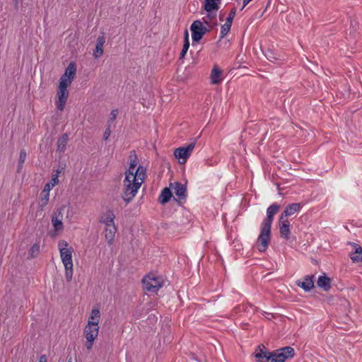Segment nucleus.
I'll list each match as a JSON object with an SVG mask.
<instances>
[{
  "label": "nucleus",
  "mask_w": 362,
  "mask_h": 362,
  "mask_svg": "<svg viewBox=\"0 0 362 362\" xmlns=\"http://www.w3.org/2000/svg\"><path fill=\"white\" fill-rule=\"evenodd\" d=\"M136 165L137 161L135 158L131 160L125 172L122 197L127 203L134 198L146 176V168L141 165L136 168Z\"/></svg>",
  "instance_id": "obj_1"
},
{
  "label": "nucleus",
  "mask_w": 362,
  "mask_h": 362,
  "mask_svg": "<svg viewBox=\"0 0 362 362\" xmlns=\"http://www.w3.org/2000/svg\"><path fill=\"white\" fill-rule=\"evenodd\" d=\"M257 362H285L295 356L291 346L282 347L270 351L264 345H259L254 353Z\"/></svg>",
  "instance_id": "obj_2"
},
{
  "label": "nucleus",
  "mask_w": 362,
  "mask_h": 362,
  "mask_svg": "<svg viewBox=\"0 0 362 362\" xmlns=\"http://www.w3.org/2000/svg\"><path fill=\"white\" fill-rule=\"evenodd\" d=\"M279 209V205L274 203L270 205L267 209V216L263 220L260 226V233L257 240L256 245L257 250L261 252H265L271 238V228L273 222V217Z\"/></svg>",
  "instance_id": "obj_3"
},
{
  "label": "nucleus",
  "mask_w": 362,
  "mask_h": 362,
  "mask_svg": "<svg viewBox=\"0 0 362 362\" xmlns=\"http://www.w3.org/2000/svg\"><path fill=\"white\" fill-rule=\"evenodd\" d=\"M58 248L60 253V257L64 265L73 264L72 253L74 249L69 245L67 241L61 240L58 243Z\"/></svg>",
  "instance_id": "obj_4"
},
{
  "label": "nucleus",
  "mask_w": 362,
  "mask_h": 362,
  "mask_svg": "<svg viewBox=\"0 0 362 362\" xmlns=\"http://www.w3.org/2000/svg\"><path fill=\"white\" fill-rule=\"evenodd\" d=\"M196 142L197 141L195 139L187 146L179 147L175 150L174 155L180 164L185 163L187 160L189 158L194 148Z\"/></svg>",
  "instance_id": "obj_5"
},
{
  "label": "nucleus",
  "mask_w": 362,
  "mask_h": 362,
  "mask_svg": "<svg viewBox=\"0 0 362 362\" xmlns=\"http://www.w3.org/2000/svg\"><path fill=\"white\" fill-rule=\"evenodd\" d=\"M142 281L144 289L151 293H156L163 286L161 279L158 276H146Z\"/></svg>",
  "instance_id": "obj_6"
},
{
  "label": "nucleus",
  "mask_w": 362,
  "mask_h": 362,
  "mask_svg": "<svg viewBox=\"0 0 362 362\" xmlns=\"http://www.w3.org/2000/svg\"><path fill=\"white\" fill-rule=\"evenodd\" d=\"M190 30L192 32L193 45L194 42H198L208 31L207 28L203 25V23L199 20L194 21L192 23L190 26Z\"/></svg>",
  "instance_id": "obj_7"
},
{
  "label": "nucleus",
  "mask_w": 362,
  "mask_h": 362,
  "mask_svg": "<svg viewBox=\"0 0 362 362\" xmlns=\"http://www.w3.org/2000/svg\"><path fill=\"white\" fill-rule=\"evenodd\" d=\"M314 274L308 275L303 279L298 280L296 281V285L302 288L305 291H310L314 288Z\"/></svg>",
  "instance_id": "obj_8"
},
{
  "label": "nucleus",
  "mask_w": 362,
  "mask_h": 362,
  "mask_svg": "<svg viewBox=\"0 0 362 362\" xmlns=\"http://www.w3.org/2000/svg\"><path fill=\"white\" fill-rule=\"evenodd\" d=\"M64 206H62L59 208L52 217V223L53 227L56 230H61L63 229V223H62V211L64 210Z\"/></svg>",
  "instance_id": "obj_9"
},
{
  "label": "nucleus",
  "mask_w": 362,
  "mask_h": 362,
  "mask_svg": "<svg viewBox=\"0 0 362 362\" xmlns=\"http://www.w3.org/2000/svg\"><path fill=\"white\" fill-rule=\"evenodd\" d=\"M68 97H69L68 89H63V88H58V90H57L58 100L57 102V107L59 110L62 111L64 109Z\"/></svg>",
  "instance_id": "obj_10"
},
{
  "label": "nucleus",
  "mask_w": 362,
  "mask_h": 362,
  "mask_svg": "<svg viewBox=\"0 0 362 362\" xmlns=\"http://www.w3.org/2000/svg\"><path fill=\"white\" fill-rule=\"evenodd\" d=\"M53 187H54V184L47 183L45 185V187L41 192V197H40L39 206L42 210L48 204L49 199V192Z\"/></svg>",
  "instance_id": "obj_11"
},
{
  "label": "nucleus",
  "mask_w": 362,
  "mask_h": 362,
  "mask_svg": "<svg viewBox=\"0 0 362 362\" xmlns=\"http://www.w3.org/2000/svg\"><path fill=\"white\" fill-rule=\"evenodd\" d=\"M99 332V326L94 325L92 322L88 323L84 328V336L86 339H96Z\"/></svg>",
  "instance_id": "obj_12"
},
{
  "label": "nucleus",
  "mask_w": 362,
  "mask_h": 362,
  "mask_svg": "<svg viewBox=\"0 0 362 362\" xmlns=\"http://www.w3.org/2000/svg\"><path fill=\"white\" fill-rule=\"evenodd\" d=\"M349 245L354 247V250L351 252L349 257L353 262H362V247L357 243L349 242Z\"/></svg>",
  "instance_id": "obj_13"
},
{
  "label": "nucleus",
  "mask_w": 362,
  "mask_h": 362,
  "mask_svg": "<svg viewBox=\"0 0 362 362\" xmlns=\"http://www.w3.org/2000/svg\"><path fill=\"white\" fill-rule=\"evenodd\" d=\"M332 279L329 278L325 272L318 276V288L322 289L324 291H328L331 289Z\"/></svg>",
  "instance_id": "obj_14"
},
{
  "label": "nucleus",
  "mask_w": 362,
  "mask_h": 362,
  "mask_svg": "<svg viewBox=\"0 0 362 362\" xmlns=\"http://www.w3.org/2000/svg\"><path fill=\"white\" fill-rule=\"evenodd\" d=\"M223 78L222 71L217 66H214L210 75L211 83L218 84L223 81Z\"/></svg>",
  "instance_id": "obj_15"
},
{
  "label": "nucleus",
  "mask_w": 362,
  "mask_h": 362,
  "mask_svg": "<svg viewBox=\"0 0 362 362\" xmlns=\"http://www.w3.org/2000/svg\"><path fill=\"white\" fill-rule=\"evenodd\" d=\"M300 209V204L299 203H293L286 207L285 210L281 215V219L286 218L287 217L292 216L296 212L298 211Z\"/></svg>",
  "instance_id": "obj_16"
},
{
  "label": "nucleus",
  "mask_w": 362,
  "mask_h": 362,
  "mask_svg": "<svg viewBox=\"0 0 362 362\" xmlns=\"http://www.w3.org/2000/svg\"><path fill=\"white\" fill-rule=\"evenodd\" d=\"M279 230L281 237L288 240L290 234V223L286 218H280Z\"/></svg>",
  "instance_id": "obj_17"
},
{
  "label": "nucleus",
  "mask_w": 362,
  "mask_h": 362,
  "mask_svg": "<svg viewBox=\"0 0 362 362\" xmlns=\"http://www.w3.org/2000/svg\"><path fill=\"white\" fill-rule=\"evenodd\" d=\"M105 43V37L103 35L97 38L95 48L93 52V56L95 59L99 58L103 54V45Z\"/></svg>",
  "instance_id": "obj_18"
},
{
  "label": "nucleus",
  "mask_w": 362,
  "mask_h": 362,
  "mask_svg": "<svg viewBox=\"0 0 362 362\" xmlns=\"http://www.w3.org/2000/svg\"><path fill=\"white\" fill-rule=\"evenodd\" d=\"M116 232L117 228L115 224H111V226H106L105 237L109 245H112Z\"/></svg>",
  "instance_id": "obj_19"
},
{
  "label": "nucleus",
  "mask_w": 362,
  "mask_h": 362,
  "mask_svg": "<svg viewBox=\"0 0 362 362\" xmlns=\"http://www.w3.org/2000/svg\"><path fill=\"white\" fill-rule=\"evenodd\" d=\"M175 194L180 199L186 197V187L180 182H175L173 187Z\"/></svg>",
  "instance_id": "obj_20"
},
{
  "label": "nucleus",
  "mask_w": 362,
  "mask_h": 362,
  "mask_svg": "<svg viewBox=\"0 0 362 362\" xmlns=\"http://www.w3.org/2000/svg\"><path fill=\"white\" fill-rule=\"evenodd\" d=\"M221 4V0H205L204 9L208 13H211L214 11L218 9V6Z\"/></svg>",
  "instance_id": "obj_21"
},
{
  "label": "nucleus",
  "mask_w": 362,
  "mask_h": 362,
  "mask_svg": "<svg viewBox=\"0 0 362 362\" xmlns=\"http://www.w3.org/2000/svg\"><path fill=\"white\" fill-rule=\"evenodd\" d=\"M100 320V312L98 308H93L91 310L88 317V323H93L94 325H98Z\"/></svg>",
  "instance_id": "obj_22"
},
{
  "label": "nucleus",
  "mask_w": 362,
  "mask_h": 362,
  "mask_svg": "<svg viewBox=\"0 0 362 362\" xmlns=\"http://www.w3.org/2000/svg\"><path fill=\"white\" fill-rule=\"evenodd\" d=\"M68 139L69 138L67 134H64L61 137L58 139L57 148V151L60 153L64 152L67 145Z\"/></svg>",
  "instance_id": "obj_23"
},
{
  "label": "nucleus",
  "mask_w": 362,
  "mask_h": 362,
  "mask_svg": "<svg viewBox=\"0 0 362 362\" xmlns=\"http://www.w3.org/2000/svg\"><path fill=\"white\" fill-rule=\"evenodd\" d=\"M173 194L170 189L168 187L164 188L159 196L158 200L161 204H165L168 202L172 197Z\"/></svg>",
  "instance_id": "obj_24"
},
{
  "label": "nucleus",
  "mask_w": 362,
  "mask_h": 362,
  "mask_svg": "<svg viewBox=\"0 0 362 362\" xmlns=\"http://www.w3.org/2000/svg\"><path fill=\"white\" fill-rule=\"evenodd\" d=\"M115 216L114 213L112 211H108L101 218V222L104 223L106 226H111V224H115L114 219Z\"/></svg>",
  "instance_id": "obj_25"
},
{
  "label": "nucleus",
  "mask_w": 362,
  "mask_h": 362,
  "mask_svg": "<svg viewBox=\"0 0 362 362\" xmlns=\"http://www.w3.org/2000/svg\"><path fill=\"white\" fill-rule=\"evenodd\" d=\"M76 74V67L74 63H70L65 70V73L63 76H66V78H70L71 81L74 78Z\"/></svg>",
  "instance_id": "obj_26"
},
{
  "label": "nucleus",
  "mask_w": 362,
  "mask_h": 362,
  "mask_svg": "<svg viewBox=\"0 0 362 362\" xmlns=\"http://www.w3.org/2000/svg\"><path fill=\"white\" fill-rule=\"evenodd\" d=\"M189 47V35L188 32L186 30L185 33V40H184V45L180 53V59H182L185 57L188 49Z\"/></svg>",
  "instance_id": "obj_27"
},
{
  "label": "nucleus",
  "mask_w": 362,
  "mask_h": 362,
  "mask_svg": "<svg viewBox=\"0 0 362 362\" xmlns=\"http://www.w3.org/2000/svg\"><path fill=\"white\" fill-rule=\"evenodd\" d=\"M71 81L70 78H66V76H62L58 88L67 89L68 86L71 83Z\"/></svg>",
  "instance_id": "obj_28"
},
{
  "label": "nucleus",
  "mask_w": 362,
  "mask_h": 362,
  "mask_svg": "<svg viewBox=\"0 0 362 362\" xmlns=\"http://www.w3.org/2000/svg\"><path fill=\"white\" fill-rule=\"evenodd\" d=\"M64 269H65V277H66V279L68 281H70L72 279V276H73V264H65L64 265Z\"/></svg>",
  "instance_id": "obj_29"
},
{
  "label": "nucleus",
  "mask_w": 362,
  "mask_h": 362,
  "mask_svg": "<svg viewBox=\"0 0 362 362\" xmlns=\"http://www.w3.org/2000/svg\"><path fill=\"white\" fill-rule=\"evenodd\" d=\"M232 24L225 22L221 26L220 32V38H223L230 31Z\"/></svg>",
  "instance_id": "obj_30"
},
{
  "label": "nucleus",
  "mask_w": 362,
  "mask_h": 362,
  "mask_svg": "<svg viewBox=\"0 0 362 362\" xmlns=\"http://www.w3.org/2000/svg\"><path fill=\"white\" fill-rule=\"evenodd\" d=\"M26 158V152L25 150H21L19 155V160H18V170L22 168L23 163L25 162Z\"/></svg>",
  "instance_id": "obj_31"
},
{
  "label": "nucleus",
  "mask_w": 362,
  "mask_h": 362,
  "mask_svg": "<svg viewBox=\"0 0 362 362\" xmlns=\"http://www.w3.org/2000/svg\"><path fill=\"white\" fill-rule=\"evenodd\" d=\"M216 14L209 13L206 16L202 18V23H204L206 25H209L210 21L213 19H216Z\"/></svg>",
  "instance_id": "obj_32"
},
{
  "label": "nucleus",
  "mask_w": 362,
  "mask_h": 362,
  "mask_svg": "<svg viewBox=\"0 0 362 362\" xmlns=\"http://www.w3.org/2000/svg\"><path fill=\"white\" fill-rule=\"evenodd\" d=\"M235 12H236V9L235 8H232L231 11H230L228 17L226 18V22L232 24L233 20L235 15Z\"/></svg>",
  "instance_id": "obj_33"
},
{
  "label": "nucleus",
  "mask_w": 362,
  "mask_h": 362,
  "mask_svg": "<svg viewBox=\"0 0 362 362\" xmlns=\"http://www.w3.org/2000/svg\"><path fill=\"white\" fill-rule=\"evenodd\" d=\"M118 115V110L117 109L112 110L110 112V118L108 119L109 124L112 123Z\"/></svg>",
  "instance_id": "obj_34"
},
{
  "label": "nucleus",
  "mask_w": 362,
  "mask_h": 362,
  "mask_svg": "<svg viewBox=\"0 0 362 362\" xmlns=\"http://www.w3.org/2000/svg\"><path fill=\"white\" fill-rule=\"evenodd\" d=\"M40 250V247L37 244H34L30 250V255L32 257H34L35 256V254L38 253Z\"/></svg>",
  "instance_id": "obj_35"
},
{
  "label": "nucleus",
  "mask_w": 362,
  "mask_h": 362,
  "mask_svg": "<svg viewBox=\"0 0 362 362\" xmlns=\"http://www.w3.org/2000/svg\"><path fill=\"white\" fill-rule=\"evenodd\" d=\"M95 339H86V347L88 350H90L94 344Z\"/></svg>",
  "instance_id": "obj_36"
},
{
  "label": "nucleus",
  "mask_w": 362,
  "mask_h": 362,
  "mask_svg": "<svg viewBox=\"0 0 362 362\" xmlns=\"http://www.w3.org/2000/svg\"><path fill=\"white\" fill-rule=\"evenodd\" d=\"M341 305L343 306L345 309L350 308V303L345 298L340 299Z\"/></svg>",
  "instance_id": "obj_37"
},
{
  "label": "nucleus",
  "mask_w": 362,
  "mask_h": 362,
  "mask_svg": "<svg viewBox=\"0 0 362 362\" xmlns=\"http://www.w3.org/2000/svg\"><path fill=\"white\" fill-rule=\"evenodd\" d=\"M110 134H111V130H110V125H109L108 127L105 129V131L104 132L103 139L105 140H107L108 138L110 136Z\"/></svg>",
  "instance_id": "obj_38"
},
{
  "label": "nucleus",
  "mask_w": 362,
  "mask_h": 362,
  "mask_svg": "<svg viewBox=\"0 0 362 362\" xmlns=\"http://www.w3.org/2000/svg\"><path fill=\"white\" fill-rule=\"evenodd\" d=\"M22 0H13L14 7L16 10H18L19 8V5L21 4Z\"/></svg>",
  "instance_id": "obj_39"
},
{
  "label": "nucleus",
  "mask_w": 362,
  "mask_h": 362,
  "mask_svg": "<svg viewBox=\"0 0 362 362\" xmlns=\"http://www.w3.org/2000/svg\"><path fill=\"white\" fill-rule=\"evenodd\" d=\"M39 362H47L46 355H41L39 358Z\"/></svg>",
  "instance_id": "obj_40"
},
{
  "label": "nucleus",
  "mask_w": 362,
  "mask_h": 362,
  "mask_svg": "<svg viewBox=\"0 0 362 362\" xmlns=\"http://www.w3.org/2000/svg\"><path fill=\"white\" fill-rule=\"evenodd\" d=\"M52 181H53V183H52V184H54V185L55 184L58 183L59 180H58L57 176H55L54 177H53V178H52Z\"/></svg>",
  "instance_id": "obj_41"
},
{
  "label": "nucleus",
  "mask_w": 362,
  "mask_h": 362,
  "mask_svg": "<svg viewBox=\"0 0 362 362\" xmlns=\"http://www.w3.org/2000/svg\"><path fill=\"white\" fill-rule=\"evenodd\" d=\"M251 1L252 0H243V7H242V9Z\"/></svg>",
  "instance_id": "obj_42"
},
{
  "label": "nucleus",
  "mask_w": 362,
  "mask_h": 362,
  "mask_svg": "<svg viewBox=\"0 0 362 362\" xmlns=\"http://www.w3.org/2000/svg\"><path fill=\"white\" fill-rule=\"evenodd\" d=\"M328 300H329V302H331L332 300H334V296H332L329 297Z\"/></svg>",
  "instance_id": "obj_43"
},
{
  "label": "nucleus",
  "mask_w": 362,
  "mask_h": 362,
  "mask_svg": "<svg viewBox=\"0 0 362 362\" xmlns=\"http://www.w3.org/2000/svg\"><path fill=\"white\" fill-rule=\"evenodd\" d=\"M69 362H71L70 361Z\"/></svg>",
  "instance_id": "obj_44"
}]
</instances>
